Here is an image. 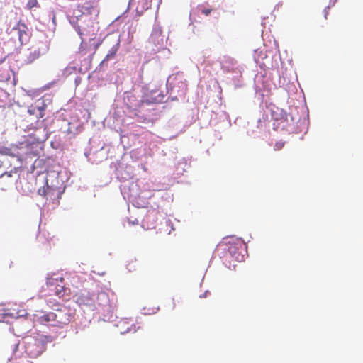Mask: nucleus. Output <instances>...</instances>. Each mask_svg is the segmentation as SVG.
I'll use <instances>...</instances> for the list:
<instances>
[{
	"mask_svg": "<svg viewBox=\"0 0 363 363\" xmlns=\"http://www.w3.org/2000/svg\"><path fill=\"white\" fill-rule=\"evenodd\" d=\"M34 7H40L38 0H28L26 9L30 10Z\"/></svg>",
	"mask_w": 363,
	"mask_h": 363,
	"instance_id": "2eb2a0df",
	"label": "nucleus"
},
{
	"mask_svg": "<svg viewBox=\"0 0 363 363\" xmlns=\"http://www.w3.org/2000/svg\"><path fill=\"white\" fill-rule=\"evenodd\" d=\"M12 31L14 33V35L18 37L21 45L26 43L28 41V28L23 21L20 20L13 28Z\"/></svg>",
	"mask_w": 363,
	"mask_h": 363,
	"instance_id": "7ed1b4c3",
	"label": "nucleus"
},
{
	"mask_svg": "<svg viewBox=\"0 0 363 363\" xmlns=\"http://www.w3.org/2000/svg\"><path fill=\"white\" fill-rule=\"evenodd\" d=\"M60 282H61V283H62V282H63V281H64V279H63L62 277H60Z\"/></svg>",
	"mask_w": 363,
	"mask_h": 363,
	"instance_id": "4be33fe9",
	"label": "nucleus"
},
{
	"mask_svg": "<svg viewBox=\"0 0 363 363\" xmlns=\"http://www.w3.org/2000/svg\"><path fill=\"white\" fill-rule=\"evenodd\" d=\"M45 108L46 104L43 101L40 102L38 101L34 104H32L28 107V113L30 116H35L37 119H39L44 116V111Z\"/></svg>",
	"mask_w": 363,
	"mask_h": 363,
	"instance_id": "423d86ee",
	"label": "nucleus"
},
{
	"mask_svg": "<svg viewBox=\"0 0 363 363\" xmlns=\"http://www.w3.org/2000/svg\"><path fill=\"white\" fill-rule=\"evenodd\" d=\"M76 301L80 306H92L94 303V299L89 293L81 294L77 296Z\"/></svg>",
	"mask_w": 363,
	"mask_h": 363,
	"instance_id": "1a4fd4ad",
	"label": "nucleus"
},
{
	"mask_svg": "<svg viewBox=\"0 0 363 363\" xmlns=\"http://www.w3.org/2000/svg\"><path fill=\"white\" fill-rule=\"evenodd\" d=\"M33 322L48 326H52L54 323V311L44 312L42 311H37L33 314Z\"/></svg>",
	"mask_w": 363,
	"mask_h": 363,
	"instance_id": "20e7f679",
	"label": "nucleus"
},
{
	"mask_svg": "<svg viewBox=\"0 0 363 363\" xmlns=\"http://www.w3.org/2000/svg\"><path fill=\"white\" fill-rule=\"evenodd\" d=\"M172 90H176L179 96H184L187 91V84L185 81L176 79Z\"/></svg>",
	"mask_w": 363,
	"mask_h": 363,
	"instance_id": "6e6552de",
	"label": "nucleus"
},
{
	"mask_svg": "<svg viewBox=\"0 0 363 363\" xmlns=\"http://www.w3.org/2000/svg\"><path fill=\"white\" fill-rule=\"evenodd\" d=\"M96 301L99 306H105L108 303V296L104 291H101L97 294Z\"/></svg>",
	"mask_w": 363,
	"mask_h": 363,
	"instance_id": "9d476101",
	"label": "nucleus"
},
{
	"mask_svg": "<svg viewBox=\"0 0 363 363\" xmlns=\"http://www.w3.org/2000/svg\"><path fill=\"white\" fill-rule=\"evenodd\" d=\"M4 61V58L0 60V64H1Z\"/></svg>",
	"mask_w": 363,
	"mask_h": 363,
	"instance_id": "b1692460",
	"label": "nucleus"
},
{
	"mask_svg": "<svg viewBox=\"0 0 363 363\" xmlns=\"http://www.w3.org/2000/svg\"><path fill=\"white\" fill-rule=\"evenodd\" d=\"M54 338L50 335L37 334L24 338L25 353L30 358H37L46 349V345L51 343Z\"/></svg>",
	"mask_w": 363,
	"mask_h": 363,
	"instance_id": "f257e3e1",
	"label": "nucleus"
},
{
	"mask_svg": "<svg viewBox=\"0 0 363 363\" xmlns=\"http://www.w3.org/2000/svg\"><path fill=\"white\" fill-rule=\"evenodd\" d=\"M57 281V279H54L52 277H48L47 279L46 284L48 286H53L55 285V282Z\"/></svg>",
	"mask_w": 363,
	"mask_h": 363,
	"instance_id": "a211bd4d",
	"label": "nucleus"
},
{
	"mask_svg": "<svg viewBox=\"0 0 363 363\" xmlns=\"http://www.w3.org/2000/svg\"><path fill=\"white\" fill-rule=\"evenodd\" d=\"M238 247L235 246H230L228 248V251L235 260L242 262L244 259V255L240 252H237Z\"/></svg>",
	"mask_w": 363,
	"mask_h": 363,
	"instance_id": "9b49d317",
	"label": "nucleus"
},
{
	"mask_svg": "<svg viewBox=\"0 0 363 363\" xmlns=\"http://www.w3.org/2000/svg\"><path fill=\"white\" fill-rule=\"evenodd\" d=\"M236 64L234 58L230 56H224L220 61V68L224 72H230L233 70V67Z\"/></svg>",
	"mask_w": 363,
	"mask_h": 363,
	"instance_id": "0eeeda50",
	"label": "nucleus"
},
{
	"mask_svg": "<svg viewBox=\"0 0 363 363\" xmlns=\"http://www.w3.org/2000/svg\"><path fill=\"white\" fill-rule=\"evenodd\" d=\"M9 150H10L9 148L1 147H0V154H1V155H7L8 152Z\"/></svg>",
	"mask_w": 363,
	"mask_h": 363,
	"instance_id": "6ab92c4d",
	"label": "nucleus"
},
{
	"mask_svg": "<svg viewBox=\"0 0 363 363\" xmlns=\"http://www.w3.org/2000/svg\"><path fill=\"white\" fill-rule=\"evenodd\" d=\"M48 50V46L45 44L41 46H33L28 50V54L26 57V62L32 63L41 55H45Z\"/></svg>",
	"mask_w": 363,
	"mask_h": 363,
	"instance_id": "39448f33",
	"label": "nucleus"
},
{
	"mask_svg": "<svg viewBox=\"0 0 363 363\" xmlns=\"http://www.w3.org/2000/svg\"><path fill=\"white\" fill-rule=\"evenodd\" d=\"M118 48L119 43H117L111 48V50L108 51L102 62H104L105 61H108L109 60L114 58L116 55V52H118Z\"/></svg>",
	"mask_w": 363,
	"mask_h": 363,
	"instance_id": "f8f14e48",
	"label": "nucleus"
},
{
	"mask_svg": "<svg viewBox=\"0 0 363 363\" xmlns=\"http://www.w3.org/2000/svg\"><path fill=\"white\" fill-rule=\"evenodd\" d=\"M5 177H7V178L10 179V178L11 177V173H6H6H4V174H1V175L0 176V180L3 179H4V178H5Z\"/></svg>",
	"mask_w": 363,
	"mask_h": 363,
	"instance_id": "412c9836",
	"label": "nucleus"
},
{
	"mask_svg": "<svg viewBox=\"0 0 363 363\" xmlns=\"http://www.w3.org/2000/svg\"><path fill=\"white\" fill-rule=\"evenodd\" d=\"M50 188L46 184L45 186H43L42 188H40L38 191V193L39 195L42 196H45V195L48 193V190H49Z\"/></svg>",
	"mask_w": 363,
	"mask_h": 363,
	"instance_id": "f3484780",
	"label": "nucleus"
},
{
	"mask_svg": "<svg viewBox=\"0 0 363 363\" xmlns=\"http://www.w3.org/2000/svg\"><path fill=\"white\" fill-rule=\"evenodd\" d=\"M138 267V262L135 258L130 259L127 264V269L130 272L136 271Z\"/></svg>",
	"mask_w": 363,
	"mask_h": 363,
	"instance_id": "ddd939ff",
	"label": "nucleus"
},
{
	"mask_svg": "<svg viewBox=\"0 0 363 363\" xmlns=\"http://www.w3.org/2000/svg\"><path fill=\"white\" fill-rule=\"evenodd\" d=\"M128 331H129V329H128V330H125V331H121V333H127V332H128Z\"/></svg>",
	"mask_w": 363,
	"mask_h": 363,
	"instance_id": "5701e85b",
	"label": "nucleus"
},
{
	"mask_svg": "<svg viewBox=\"0 0 363 363\" xmlns=\"http://www.w3.org/2000/svg\"><path fill=\"white\" fill-rule=\"evenodd\" d=\"M199 9H200L201 13L202 14L205 15L206 16H209L213 11V9H211V8H205L201 6H200Z\"/></svg>",
	"mask_w": 363,
	"mask_h": 363,
	"instance_id": "dca6fc26",
	"label": "nucleus"
},
{
	"mask_svg": "<svg viewBox=\"0 0 363 363\" xmlns=\"http://www.w3.org/2000/svg\"><path fill=\"white\" fill-rule=\"evenodd\" d=\"M329 11H330V7L329 6L325 7L323 11L325 19H327Z\"/></svg>",
	"mask_w": 363,
	"mask_h": 363,
	"instance_id": "aec40b11",
	"label": "nucleus"
},
{
	"mask_svg": "<svg viewBox=\"0 0 363 363\" xmlns=\"http://www.w3.org/2000/svg\"><path fill=\"white\" fill-rule=\"evenodd\" d=\"M66 289L62 285H57L55 294L59 297H64Z\"/></svg>",
	"mask_w": 363,
	"mask_h": 363,
	"instance_id": "4468645a",
	"label": "nucleus"
},
{
	"mask_svg": "<svg viewBox=\"0 0 363 363\" xmlns=\"http://www.w3.org/2000/svg\"><path fill=\"white\" fill-rule=\"evenodd\" d=\"M74 312L69 307L62 306L54 311L52 327L63 328L68 325L74 318Z\"/></svg>",
	"mask_w": 363,
	"mask_h": 363,
	"instance_id": "f03ea898",
	"label": "nucleus"
}]
</instances>
